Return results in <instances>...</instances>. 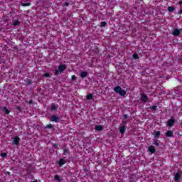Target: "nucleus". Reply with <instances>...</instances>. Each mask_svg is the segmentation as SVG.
Instances as JSON below:
<instances>
[{
    "mask_svg": "<svg viewBox=\"0 0 182 182\" xmlns=\"http://www.w3.org/2000/svg\"><path fill=\"white\" fill-rule=\"evenodd\" d=\"M174 123H176V119L173 117H171L169 120L166 122V126L168 127H173L174 126Z\"/></svg>",
    "mask_w": 182,
    "mask_h": 182,
    "instance_id": "4",
    "label": "nucleus"
},
{
    "mask_svg": "<svg viewBox=\"0 0 182 182\" xmlns=\"http://www.w3.org/2000/svg\"><path fill=\"white\" fill-rule=\"evenodd\" d=\"M168 12H174V11H176V8L174 6H168Z\"/></svg>",
    "mask_w": 182,
    "mask_h": 182,
    "instance_id": "18",
    "label": "nucleus"
},
{
    "mask_svg": "<svg viewBox=\"0 0 182 182\" xmlns=\"http://www.w3.org/2000/svg\"><path fill=\"white\" fill-rule=\"evenodd\" d=\"M87 100H92V99H93V95L92 94H88L87 95Z\"/></svg>",
    "mask_w": 182,
    "mask_h": 182,
    "instance_id": "20",
    "label": "nucleus"
},
{
    "mask_svg": "<svg viewBox=\"0 0 182 182\" xmlns=\"http://www.w3.org/2000/svg\"><path fill=\"white\" fill-rule=\"evenodd\" d=\"M154 144H155V146H160V144H159V142H157V141H155Z\"/></svg>",
    "mask_w": 182,
    "mask_h": 182,
    "instance_id": "37",
    "label": "nucleus"
},
{
    "mask_svg": "<svg viewBox=\"0 0 182 182\" xmlns=\"http://www.w3.org/2000/svg\"><path fill=\"white\" fill-rule=\"evenodd\" d=\"M63 152H64L65 156H68V154H69L70 153V151H69V149H64Z\"/></svg>",
    "mask_w": 182,
    "mask_h": 182,
    "instance_id": "19",
    "label": "nucleus"
},
{
    "mask_svg": "<svg viewBox=\"0 0 182 182\" xmlns=\"http://www.w3.org/2000/svg\"><path fill=\"white\" fill-rule=\"evenodd\" d=\"M178 5H182V0L178 2Z\"/></svg>",
    "mask_w": 182,
    "mask_h": 182,
    "instance_id": "41",
    "label": "nucleus"
},
{
    "mask_svg": "<svg viewBox=\"0 0 182 182\" xmlns=\"http://www.w3.org/2000/svg\"><path fill=\"white\" fill-rule=\"evenodd\" d=\"M50 120V122H55V123H60V118L56 115H51Z\"/></svg>",
    "mask_w": 182,
    "mask_h": 182,
    "instance_id": "5",
    "label": "nucleus"
},
{
    "mask_svg": "<svg viewBox=\"0 0 182 182\" xmlns=\"http://www.w3.org/2000/svg\"><path fill=\"white\" fill-rule=\"evenodd\" d=\"M46 129H53V124H50L48 125H46Z\"/></svg>",
    "mask_w": 182,
    "mask_h": 182,
    "instance_id": "25",
    "label": "nucleus"
},
{
    "mask_svg": "<svg viewBox=\"0 0 182 182\" xmlns=\"http://www.w3.org/2000/svg\"><path fill=\"white\" fill-rule=\"evenodd\" d=\"M3 110L6 113V114H9V113H10L9 109H8V108H6V107H4Z\"/></svg>",
    "mask_w": 182,
    "mask_h": 182,
    "instance_id": "22",
    "label": "nucleus"
},
{
    "mask_svg": "<svg viewBox=\"0 0 182 182\" xmlns=\"http://www.w3.org/2000/svg\"><path fill=\"white\" fill-rule=\"evenodd\" d=\"M64 70H66V65H60L58 66V70H55V72H54L55 76H58V75H61L62 73H63Z\"/></svg>",
    "mask_w": 182,
    "mask_h": 182,
    "instance_id": "1",
    "label": "nucleus"
},
{
    "mask_svg": "<svg viewBox=\"0 0 182 182\" xmlns=\"http://www.w3.org/2000/svg\"><path fill=\"white\" fill-rule=\"evenodd\" d=\"M148 150L150 153H156V149H154V146L153 145L149 146Z\"/></svg>",
    "mask_w": 182,
    "mask_h": 182,
    "instance_id": "10",
    "label": "nucleus"
},
{
    "mask_svg": "<svg viewBox=\"0 0 182 182\" xmlns=\"http://www.w3.org/2000/svg\"><path fill=\"white\" fill-rule=\"evenodd\" d=\"M14 26H18L19 25V21H16L13 23Z\"/></svg>",
    "mask_w": 182,
    "mask_h": 182,
    "instance_id": "27",
    "label": "nucleus"
},
{
    "mask_svg": "<svg viewBox=\"0 0 182 182\" xmlns=\"http://www.w3.org/2000/svg\"><path fill=\"white\" fill-rule=\"evenodd\" d=\"M84 171H85V173H87V171H89V170H87V168H84Z\"/></svg>",
    "mask_w": 182,
    "mask_h": 182,
    "instance_id": "40",
    "label": "nucleus"
},
{
    "mask_svg": "<svg viewBox=\"0 0 182 182\" xmlns=\"http://www.w3.org/2000/svg\"><path fill=\"white\" fill-rule=\"evenodd\" d=\"M54 180L57 181H61L60 180V176H59V175H55L54 176Z\"/></svg>",
    "mask_w": 182,
    "mask_h": 182,
    "instance_id": "23",
    "label": "nucleus"
},
{
    "mask_svg": "<svg viewBox=\"0 0 182 182\" xmlns=\"http://www.w3.org/2000/svg\"><path fill=\"white\" fill-rule=\"evenodd\" d=\"M51 110H58V107H56V105H51Z\"/></svg>",
    "mask_w": 182,
    "mask_h": 182,
    "instance_id": "26",
    "label": "nucleus"
},
{
    "mask_svg": "<svg viewBox=\"0 0 182 182\" xmlns=\"http://www.w3.org/2000/svg\"><path fill=\"white\" fill-rule=\"evenodd\" d=\"M178 15H182V9H181L179 11H178Z\"/></svg>",
    "mask_w": 182,
    "mask_h": 182,
    "instance_id": "38",
    "label": "nucleus"
},
{
    "mask_svg": "<svg viewBox=\"0 0 182 182\" xmlns=\"http://www.w3.org/2000/svg\"><path fill=\"white\" fill-rule=\"evenodd\" d=\"M28 103L29 105H32L33 103V100H31Z\"/></svg>",
    "mask_w": 182,
    "mask_h": 182,
    "instance_id": "39",
    "label": "nucleus"
},
{
    "mask_svg": "<svg viewBox=\"0 0 182 182\" xmlns=\"http://www.w3.org/2000/svg\"><path fill=\"white\" fill-rule=\"evenodd\" d=\"M132 57H133V59L137 60L139 59V54L135 53L133 54Z\"/></svg>",
    "mask_w": 182,
    "mask_h": 182,
    "instance_id": "24",
    "label": "nucleus"
},
{
    "mask_svg": "<svg viewBox=\"0 0 182 182\" xmlns=\"http://www.w3.org/2000/svg\"><path fill=\"white\" fill-rule=\"evenodd\" d=\"M166 137H173V131H167L166 132Z\"/></svg>",
    "mask_w": 182,
    "mask_h": 182,
    "instance_id": "14",
    "label": "nucleus"
},
{
    "mask_svg": "<svg viewBox=\"0 0 182 182\" xmlns=\"http://www.w3.org/2000/svg\"><path fill=\"white\" fill-rule=\"evenodd\" d=\"M31 182H38V181H37V180H36V181H31Z\"/></svg>",
    "mask_w": 182,
    "mask_h": 182,
    "instance_id": "43",
    "label": "nucleus"
},
{
    "mask_svg": "<svg viewBox=\"0 0 182 182\" xmlns=\"http://www.w3.org/2000/svg\"><path fill=\"white\" fill-rule=\"evenodd\" d=\"M161 134L160 133V131H155V132H154V137L156 139H159L160 137Z\"/></svg>",
    "mask_w": 182,
    "mask_h": 182,
    "instance_id": "16",
    "label": "nucleus"
},
{
    "mask_svg": "<svg viewBox=\"0 0 182 182\" xmlns=\"http://www.w3.org/2000/svg\"><path fill=\"white\" fill-rule=\"evenodd\" d=\"M94 50H95V53H99V48L98 47H95V48H94Z\"/></svg>",
    "mask_w": 182,
    "mask_h": 182,
    "instance_id": "30",
    "label": "nucleus"
},
{
    "mask_svg": "<svg viewBox=\"0 0 182 182\" xmlns=\"http://www.w3.org/2000/svg\"><path fill=\"white\" fill-rule=\"evenodd\" d=\"M126 119H129V115L124 114V119L126 120Z\"/></svg>",
    "mask_w": 182,
    "mask_h": 182,
    "instance_id": "33",
    "label": "nucleus"
},
{
    "mask_svg": "<svg viewBox=\"0 0 182 182\" xmlns=\"http://www.w3.org/2000/svg\"><path fill=\"white\" fill-rule=\"evenodd\" d=\"M182 171H179L174 175V180L176 182L180 181V178H181Z\"/></svg>",
    "mask_w": 182,
    "mask_h": 182,
    "instance_id": "6",
    "label": "nucleus"
},
{
    "mask_svg": "<svg viewBox=\"0 0 182 182\" xmlns=\"http://www.w3.org/2000/svg\"><path fill=\"white\" fill-rule=\"evenodd\" d=\"M64 5L65 6H69V1H66Z\"/></svg>",
    "mask_w": 182,
    "mask_h": 182,
    "instance_id": "36",
    "label": "nucleus"
},
{
    "mask_svg": "<svg viewBox=\"0 0 182 182\" xmlns=\"http://www.w3.org/2000/svg\"><path fill=\"white\" fill-rule=\"evenodd\" d=\"M95 130H96V132H102V130H103V126H102V125H97L95 127Z\"/></svg>",
    "mask_w": 182,
    "mask_h": 182,
    "instance_id": "12",
    "label": "nucleus"
},
{
    "mask_svg": "<svg viewBox=\"0 0 182 182\" xmlns=\"http://www.w3.org/2000/svg\"><path fill=\"white\" fill-rule=\"evenodd\" d=\"M16 109L17 110H18V112H21L22 110V108L21 107H17Z\"/></svg>",
    "mask_w": 182,
    "mask_h": 182,
    "instance_id": "35",
    "label": "nucleus"
},
{
    "mask_svg": "<svg viewBox=\"0 0 182 182\" xmlns=\"http://www.w3.org/2000/svg\"><path fill=\"white\" fill-rule=\"evenodd\" d=\"M1 156L3 158L7 157L8 156V154L6 153H1Z\"/></svg>",
    "mask_w": 182,
    "mask_h": 182,
    "instance_id": "28",
    "label": "nucleus"
},
{
    "mask_svg": "<svg viewBox=\"0 0 182 182\" xmlns=\"http://www.w3.org/2000/svg\"><path fill=\"white\" fill-rule=\"evenodd\" d=\"M21 6H31V3L28 2V0H26L21 3Z\"/></svg>",
    "mask_w": 182,
    "mask_h": 182,
    "instance_id": "13",
    "label": "nucleus"
},
{
    "mask_svg": "<svg viewBox=\"0 0 182 182\" xmlns=\"http://www.w3.org/2000/svg\"><path fill=\"white\" fill-rule=\"evenodd\" d=\"M114 92L115 93H117V95H119V96H126V90H122V87L117 86L114 88Z\"/></svg>",
    "mask_w": 182,
    "mask_h": 182,
    "instance_id": "2",
    "label": "nucleus"
},
{
    "mask_svg": "<svg viewBox=\"0 0 182 182\" xmlns=\"http://www.w3.org/2000/svg\"><path fill=\"white\" fill-rule=\"evenodd\" d=\"M6 174H8V176H11V172L7 171V172H6Z\"/></svg>",
    "mask_w": 182,
    "mask_h": 182,
    "instance_id": "42",
    "label": "nucleus"
},
{
    "mask_svg": "<svg viewBox=\"0 0 182 182\" xmlns=\"http://www.w3.org/2000/svg\"><path fill=\"white\" fill-rule=\"evenodd\" d=\"M44 76H45V77H50V74L46 73V74H44Z\"/></svg>",
    "mask_w": 182,
    "mask_h": 182,
    "instance_id": "32",
    "label": "nucleus"
},
{
    "mask_svg": "<svg viewBox=\"0 0 182 182\" xmlns=\"http://www.w3.org/2000/svg\"><path fill=\"white\" fill-rule=\"evenodd\" d=\"M149 109V110H148V112H150V110H152V112H156L157 110V106L154 105L150 107Z\"/></svg>",
    "mask_w": 182,
    "mask_h": 182,
    "instance_id": "17",
    "label": "nucleus"
},
{
    "mask_svg": "<svg viewBox=\"0 0 182 182\" xmlns=\"http://www.w3.org/2000/svg\"><path fill=\"white\" fill-rule=\"evenodd\" d=\"M182 28H174L173 31L172 32V35L173 36H180V34L181 33Z\"/></svg>",
    "mask_w": 182,
    "mask_h": 182,
    "instance_id": "7",
    "label": "nucleus"
},
{
    "mask_svg": "<svg viewBox=\"0 0 182 182\" xmlns=\"http://www.w3.org/2000/svg\"><path fill=\"white\" fill-rule=\"evenodd\" d=\"M140 101L141 102V103H144V105H146L147 102H150V98H149V97L146 94L142 93L141 94Z\"/></svg>",
    "mask_w": 182,
    "mask_h": 182,
    "instance_id": "3",
    "label": "nucleus"
},
{
    "mask_svg": "<svg viewBox=\"0 0 182 182\" xmlns=\"http://www.w3.org/2000/svg\"><path fill=\"white\" fill-rule=\"evenodd\" d=\"M106 25H107V23L106 21H102L100 23L101 28H105V26H106Z\"/></svg>",
    "mask_w": 182,
    "mask_h": 182,
    "instance_id": "21",
    "label": "nucleus"
},
{
    "mask_svg": "<svg viewBox=\"0 0 182 182\" xmlns=\"http://www.w3.org/2000/svg\"><path fill=\"white\" fill-rule=\"evenodd\" d=\"M66 164V161L63 159H60L58 161V165L62 167V166H63V164Z\"/></svg>",
    "mask_w": 182,
    "mask_h": 182,
    "instance_id": "11",
    "label": "nucleus"
},
{
    "mask_svg": "<svg viewBox=\"0 0 182 182\" xmlns=\"http://www.w3.org/2000/svg\"><path fill=\"white\" fill-rule=\"evenodd\" d=\"M119 132L121 134H124V132H126V127L122 126L119 128Z\"/></svg>",
    "mask_w": 182,
    "mask_h": 182,
    "instance_id": "15",
    "label": "nucleus"
},
{
    "mask_svg": "<svg viewBox=\"0 0 182 182\" xmlns=\"http://www.w3.org/2000/svg\"><path fill=\"white\" fill-rule=\"evenodd\" d=\"M13 144L15 146H19V143L21 142V138L19 136L13 137Z\"/></svg>",
    "mask_w": 182,
    "mask_h": 182,
    "instance_id": "8",
    "label": "nucleus"
},
{
    "mask_svg": "<svg viewBox=\"0 0 182 182\" xmlns=\"http://www.w3.org/2000/svg\"><path fill=\"white\" fill-rule=\"evenodd\" d=\"M87 75H89V73L87 71H83L80 74V76L82 79H85V77H87Z\"/></svg>",
    "mask_w": 182,
    "mask_h": 182,
    "instance_id": "9",
    "label": "nucleus"
},
{
    "mask_svg": "<svg viewBox=\"0 0 182 182\" xmlns=\"http://www.w3.org/2000/svg\"><path fill=\"white\" fill-rule=\"evenodd\" d=\"M76 79H77V78L76 77L75 75H73V76L71 77V80H73V81L76 80Z\"/></svg>",
    "mask_w": 182,
    "mask_h": 182,
    "instance_id": "31",
    "label": "nucleus"
},
{
    "mask_svg": "<svg viewBox=\"0 0 182 182\" xmlns=\"http://www.w3.org/2000/svg\"><path fill=\"white\" fill-rule=\"evenodd\" d=\"M26 85H28V86L31 85H32V80H28L26 81Z\"/></svg>",
    "mask_w": 182,
    "mask_h": 182,
    "instance_id": "29",
    "label": "nucleus"
},
{
    "mask_svg": "<svg viewBox=\"0 0 182 182\" xmlns=\"http://www.w3.org/2000/svg\"><path fill=\"white\" fill-rule=\"evenodd\" d=\"M53 147L54 149H58V144H53Z\"/></svg>",
    "mask_w": 182,
    "mask_h": 182,
    "instance_id": "34",
    "label": "nucleus"
}]
</instances>
